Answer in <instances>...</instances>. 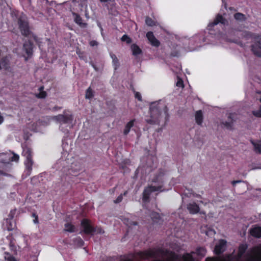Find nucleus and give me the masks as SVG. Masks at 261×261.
<instances>
[{"instance_id": "f257e3e1", "label": "nucleus", "mask_w": 261, "mask_h": 261, "mask_svg": "<svg viewBox=\"0 0 261 261\" xmlns=\"http://www.w3.org/2000/svg\"><path fill=\"white\" fill-rule=\"evenodd\" d=\"M228 40L243 45L245 43L244 41L248 39H251L254 43L252 46V50L254 55L257 56H261V35L253 34L250 32H245L240 33L232 30L228 33Z\"/></svg>"}, {"instance_id": "f03ea898", "label": "nucleus", "mask_w": 261, "mask_h": 261, "mask_svg": "<svg viewBox=\"0 0 261 261\" xmlns=\"http://www.w3.org/2000/svg\"><path fill=\"white\" fill-rule=\"evenodd\" d=\"M247 247L246 244L241 245L237 256L231 255L224 259L208 258L206 261H261V245L252 248L242 258Z\"/></svg>"}, {"instance_id": "7ed1b4c3", "label": "nucleus", "mask_w": 261, "mask_h": 261, "mask_svg": "<svg viewBox=\"0 0 261 261\" xmlns=\"http://www.w3.org/2000/svg\"><path fill=\"white\" fill-rule=\"evenodd\" d=\"M163 107V105L161 106L159 101L151 103L149 108V116L146 119V122L150 124L159 123L162 119L161 110Z\"/></svg>"}, {"instance_id": "20e7f679", "label": "nucleus", "mask_w": 261, "mask_h": 261, "mask_svg": "<svg viewBox=\"0 0 261 261\" xmlns=\"http://www.w3.org/2000/svg\"><path fill=\"white\" fill-rule=\"evenodd\" d=\"M18 160L19 156L12 152L0 153V161L4 163H9L12 161H18Z\"/></svg>"}, {"instance_id": "39448f33", "label": "nucleus", "mask_w": 261, "mask_h": 261, "mask_svg": "<svg viewBox=\"0 0 261 261\" xmlns=\"http://www.w3.org/2000/svg\"><path fill=\"white\" fill-rule=\"evenodd\" d=\"M162 188V185H160L159 186H151L146 189H145L143 192V200L147 201L149 197L150 194L152 192H161L162 190H161Z\"/></svg>"}, {"instance_id": "423d86ee", "label": "nucleus", "mask_w": 261, "mask_h": 261, "mask_svg": "<svg viewBox=\"0 0 261 261\" xmlns=\"http://www.w3.org/2000/svg\"><path fill=\"white\" fill-rule=\"evenodd\" d=\"M18 23L21 34L26 36H29L30 34V31L27 21H25L24 18H20Z\"/></svg>"}, {"instance_id": "0eeeda50", "label": "nucleus", "mask_w": 261, "mask_h": 261, "mask_svg": "<svg viewBox=\"0 0 261 261\" xmlns=\"http://www.w3.org/2000/svg\"><path fill=\"white\" fill-rule=\"evenodd\" d=\"M23 154L27 158L25 161L26 168L29 171H30L32 170V166L33 165V162L31 158V150L29 148H26L23 150Z\"/></svg>"}, {"instance_id": "6e6552de", "label": "nucleus", "mask_w": 261, "mask_h": 261, "mask_svg": "<svg viewBox=\"0 0 261 261\" xmlns=\"http://www.w3.org/2000/svg\"><path fill=\"white\" fill-rule=\"evenodd\" d=\"M22 56L27 60L32 54V44L30 42H25L23 44Z\"/></svg>"}, {"instance_id": "1a4fd4ad", "label": "nucleus", "mask_w": 261, "mask_h": 261, "mask_svg": "<svg viewBox=\"0 0 261 261\" xmlns=\"http://www.w3.org/2000/svg\"><path fill=\"white\" fill-rule=\"evenodd\" d=\"M226 241L224 240H221L216 245L214 251L216 254H219L224 252L226 249Z\"/></svg>"}, {"instance_id": "9d476101", "label": "nucleus", "mask_w": 261, "mask_h": 261, "mask_svg": "<svg viewBox=\"0 0 261 261\" xmlns=\"http://www.w3.org/2000/svg\"><path fill=\"white\" fill-rule=\"evenodd\" d=\"M146 37L150 43L154 46L158 47L160 45V42L156 39L151 32H149L146 34Z\"/></svg>"}, {"instance_id": "9b49d317", "label": "nucleus", "mask_w": 261, "mask_h": 261, "mask_svg": "<svg viewBox=\"0 0 261 261\" xmlns=\"http://www.w3.org/2000/svg\"><path fill=\"white\" fill-rule=\"evenodd\" d=\"M54 118L60 123H66L71 120V116L69 115H59L55 116Z\"/></svg>"}, {"instance_id": "f8f14e48", "label": "nucleus", "mask_w": 261, "mask_h": 261, "mask_svg": "<svg viewBox=\"0 0 261 261\" xmlns=\"http://www.w3.org/2000/svg\"><path fill=\"white\" fill-rule=\"evenodd\" d=\"M187 209L190 213L195 214L199 212V206L194 202L190 203L187 205Z\"/></svg>"}, {"instance_id": "ddd939ff", "label": "nucleus", "mask_w": 261, "mask_h": 261, "mask_svg": "<svg viewBox=\"0 0 261 261\" xmlns=\"http://www.w3.org/2000/svg\"><path fill=\"white\" fill-rule=\"evenodd\" d=\"M203 120V113L201 111H197L195 113V120L196 123L199 125H201Z\"/></svg>"}, {"instance_id": "4468645a", "label": "nucleus", "mask_w": 261, "mask_h": 261, "mask_svg": "<svg viewBox=\"0 0 261 261\" xmlns=\"http://www.w3.org/2000/svg\"><path fill=\"white\" fill-rule=\"evenodd\" d=\"M104 231H101V230L99 229H82V230L80 232L82 234H87V235H94L96 233H103Z\"/></svg>"}, {"instance_id": "2eb2a0df", "label": "nucleus", "mask_w": 261, "mask_h": 261, "mask_svg": "<svg viewBox=\"0 0 261 261\" xmlns=\"http://www.w3.org/2000/svg\"><path fill=\"white\" fill-rule=\"evenodd\" d=\"M219 22L224 24L225 23V20L221 15H219L216 17L214 21L212 23L210 24L208 27L210 28L211 27L218 24Z\"/></svg>"}, {"instance_id": "dca6fc26", "label": "nucleus", "mask_w": 261, "mask_h": 261, "mask_svg": "<svg viewBox=\"0 0 261 261\" xmlns=\"http://www.w3.org/2000/svg\"><path fill=\"white\" fill-rule=\"evenodd\" d=\"M251 143L254 147V149L256 152L261 153V141H251Z\"/></svg>"}, {"instance_id": "f3484780", "label": "nucleus", "mask_w": 261, "mask_h": 261, "mask_svg": "<svg viewBox=\"0 0 261 261\" xmlns=\"http://www.w3.org/2000/svg\"><path fill=\"white\" fill-rule=\"evenodd\" d=\"M81 226L83 228H93L94 227L92 222L87 219H84L81 221Z\"/></svg>"}, {"instance_id": "a211bd4d", "label": "nucleus", "mask_w": 261, "mask_h": 261, "mask_svg": "<svg viewBox=\"0 0 261 261\" xmlns=\"http://www.w3.org/2000/svg\"><path fill=\"white\" fill-rule=\"evenodd\" d=\"M134 120H132L130 121H129L126 125L125 126V128L123 130V134L124 135H127L129 132H130V130L131 128L134 126Z\"/></svg>"}, {"instance_id": "6ab92c4d", "label": "nucleus", "mask_w": 261, "mask_h": 261, "mask_svg": "<svg viewBox=\"0 0 261 261\" xmlns=\"http://www.w3.org/2000/svg\"><path fill=\"white\" fill-rule=\"evenodd\" d=\"M131 50L132 51L133 55L134 56L139 55L142 53L141 49L136 44H133L131 45Z\"/></svg>"}, {"instance_id": "aec40b11", "label": "nucleus", "mask_w": 261, "mask_h": 261, "mask_svg": "<svg viewBox=\"0 0 261 261\" xmlns=\"http://www.w3.org/2000/svg\"><path fill=\"white\" fill-rule=\"evenodd\" d=\"M124 223H125L128 227H136L138 225V223L136 222L130 220L128 219H125L124 220Z\"/></svg>"}, {"instance_id": "412c9836", "label": "nucleus", "mask_w": 261, "mask_h": 261, "mask_svg": "<svg viewBox=\"0 0 261 261\" xmlns=\"http://www.w3.org/2000/svg\"><path fill=\"white\" fill-rule=\"evenodd\" d=\"M1 64L2 68H4L6 70H8L9 69V61L8 59L6 58L3 60Z\"/></svg>"}, {"instance_id": "4be33fe9", "label": "nucleus", "mask_w": 261, "mask_h": 261, "mask_svg": "<svg viewBox=\"0 0 261 261\" xmlns=\"http://www.w3.org/2000/svg\"><path fill=\"white\" fill-rule=\"evenodd\" d=\"M250 233L251 236L256 238L261 237V229H250Z\"/></svg>"}, {"instance_id": "5701e85b", "label": "nucleus", "mask_w": 261, "mask_h": 261, "mask_svg": "<svg viewBox=\"0 0 261 261\" xmlns=\"http://www.w3.org/2000/svg\"><path fill=\"white\" fill-rule=\"evenodd\" d=\"M153 220L156 223H161L162 221L161 220V218L159 214L153 213L151 216Z\"/></svg>"}, {"instance_id": "b1692460", "label": "nucleus", "mask_w": 261, "mask_h": 261, "mask_svg": "<svg viewBox=\"0 0 261 261\" xmlns=\"http://www.w3.org/2000/svg\"><path fill=\"white\" fill-rule=\"evenodd\" d=\"M74 15L75 16L74 20L76 23H77L82 27H84L85 25V24L82 22V18L80 16L75 14H74Z\"/></svg>"}, {"instance_id": "393cba45", "label": "nucleus", "mask_w": 261, "mask_h": 261, "mask_svg": "<svg viewBox=\"0 0 261 261\" xmlns=\"http://www.w3.org/2000/svg\"><path fill=\"white\" fill-rule=\"evenodd\" d=\"M111 58L113 60V63L115 66V68L116 69L119 65L118 60L117 58L116 57V56L114 54L111 55Z\"/></svg>"}, {"instance_id": "a878e982", "label": "nucleus", "mask_w": 261, "mask_h": 261, "mask_svg": "<svg viewBox=\"0 0 261 261\" xmlns=\"http://www.w3.org/2000/svg\"><path fill=\"white\" fill-rule=\"evenodd\" d=\"M234 18L238 20H243L245 19V16L241 13H237L234 15Z\"/></svg>"}, {"instance_id": "bb28decb", "label": "nucleus", "mask_w": 261, "mask_h": 261, "mask_svg": "<svg viewBox=\"0 0 261 261\" xmlns=\"http://www.w3.org/2000/svg\"><path fill=\"white\" fill-rule=\"evenodd\" d=\"M145 21H146V24L149 26H153V25H155L156 24L155 22L153 20H152L151 18H150L149 17H147L146 18Z\"/></svg>"}, {"instance_id": "cd10ccee", "label": "nucleus", "mask_w": 261, "mask_h": 261, "mask_svg": "<svg viewBox=\"0 0 261 261\" xmlns=\"http://www.w3.org/2000/svg\"><path fill=\"white\" fill-rule=\"evenodd\" d=\"M86 98L87 99H90L93 96V93L92 91L89 88L87 89L86 93Z\"/></svg>"}, {"instance_id": "c85d7f7f", "label": "nucleus", "mask_w": 261, "mask_h": 261, "mask_svg": "<svg viewBox=\"0 0 261 261\" xmlns=\"http://www.w3.org/2000/svg\"><path fill=\"white\" fill-rule=\"evenodd\" d=\"M121 40L122 41L126 42L128 44L131 43V42H132L131 39L128 36H127L126 35H124L122 37Z\"/></svg>"}, {"instance_id": "c756f323", "label": "nucleus", "mask_w": 261, "mask_h": 261, "mask_svg": "<svg viewBox=\"0 0 261 261\" xmlns=\"http://www.w3.org/2000/svg\"><path fill=\"white\" fill-rule=\"evenodd\" d=\"M252 114L256 117H261V107L257 110L253 111Z\"/></svg>"}, {"instance_id": "7c9ffc66", "label": "nucleus", "mask_w": 261, "mask_h": 261, "mask_svg": "<svg viewBox=\"0 0 261 261\" xmlns=\"http://www.w3.org/2000/svg\"><path fill=\"white\" fill-rule=\"evenodd\" d=\"M5 258L7 261H17L16 259L13 256L10 255L9 254H6Z\"/></svg>"}, {"instance_id": "2f4dec72", "label": "nucleus", "mask_w": 261, "mask_h": 261, "mask_svg": "<svg viewBox=\"0 0 261 261\" xmlns=\"http://www.w3.org/2000/svg\"><path fill=\"white\" fill-rule=\"evenodd\" d=\"M46 96V92L44 91H40L39 94L37 95V97L39 98H44Z\"/></svg>"}, {"instance_id": "473e14b6", "label": "nucleus", "mask_w": 261, "mask_h": 261, "mask_svg": "<svg viewBox=\"0 0 261 261\" xmlns=\"http://www.w3.org/2000/svg\"><path fill=\"white\" fill-rule=\"evenodd\" d=\"M136 98L138 99L139 101H142V96L141 94L138 92H136L135 93Z\"/></svg>"}, {"instance_id": "72a5a7b5", "label": "nucleus", "mask_w": 261, "mask_h": 261, "mask_svg": "<svg viewBox=\"0 0 261 261\" xmlns=\"http://www.w3.org/2000/svg\"><path fill=\"white\" fill-rule=\"evenodd\" d=\"M163 180V179L162 176L160 175L157 177L156 179L154 180V182H159L160 183H162Z\"/></svg>"}, {"instance_id": "f704fd0d", "label": "nucleus", "mask_w": 261, "mask_h": 261, "mask_svg": "<svg viewBox=\"0 0 261 261\" xmlns=\"http://www.w3.org/2000/svg\"><path fill=\"white\" fill-rule=\"evenodd\" d=\"M176 86L179 87H183V82L181 80L179 79L176 82Z\"/></svg>"}, {"instance_id": "c9c22d12", "label": "nucleus", "mask_w": 261, "mask_h": 261, "mask_svg": "<svg viewBox=\"0 0 261 261\" xmlns=\"http://www.w3.org/2000/svg\"><path fill=\"white\" fill-rule=\"evenodd\" d=\"M123 198L122 194L120 195L117 198V199L115 201V203H119L121 202Z\"/></svg>"}, {"instance_id": "e433bc0d", "label": "nucleus", "mask_w": 261, "mask_h": 261, "mask_svg": "<svg viewBox=\"0 0 261 261\" xmlns=\"http://www.w3.org/2000/svg\"><path fill=\"white\" fill-rule=\"evenodd\" d=\"M32 217H33L34 219L33 220V221L34 223H38V217L37 215H36L35 214H33L32 215Z\"/></svg>"}, {"instance_id": "4c0bfd02", "label": "nucleus", "mask_w": 261, "mask_h": 261, "mask_svg": "<svg viewBox=\"0 0 261 261\" xmlns=\"http://www.w3.org/2000/svg\"><path fill=\"white\" fill-rule=\"evenodd\" d=\"M4 120V116L0 113V125L3 123Z\"/></svg>"}, {"instance_id": "58836bf2", "label": "nucleus", "mask_w": 261, "mask_h": 261, "mask_svg": "<svg viewBox=\"0 0 261 261\" xmlns=\"http://www.w3.org/2000/svg\"><path fill=\"white\" fill-rule=\"evenodd\" d=\"M65 227H70L69 228H72L74 227V226L71 223H67L65 224Z\"/></svg>"}, {"instance_id": "ea45409f", "label": "nucleus", "mask_w": 261, "mask_h": 261, "mask_svg": "<svg viewBox=\"0 0 261 261\" xmlns=\"http://www.w3.org/2000/svg\"><path fill=\"white\" fill-rule=\"evenodd\" d=\"M90 44L91 46H95L97 45V42L95 41H92L90 42Z\"/></svg>"}, {"instance_id": "a19ab883", "label": "nucleus", "mask_w": 261, "mask_h": 261, "mask_svg": "<svg viewBox=\"0 0 261 261\" xmlns=\"http://www.w3.org/2000/svg\"><path fill=\"white\" fill-rule=\"evenodd\" d=\"M211 232H213V229H208V231H205L204 232V233H205L206 235H208V234Z\"/></svg>"}, {"instance_id": "79ce46f5", "label": "nucleus", "mask_w": 261, "mask_h": 261, "mask_svg": "<svg viewBox=\"0 0 261 261\" xmlns=\"http://www.w3.org/2000/svg\"><path fill=\"white\" fill-rule=\"evenodd\" d=\"M224 125L228 128L231 127V124L230 123H226Z\"/></svg>"}, {"instance_id": "37998d69", "label": "nucleus", "mask_w": 261, "mask_h": 261, "mask_svg": "<svg viewBox=\"0 0 261 261\" xmlns=\"http://www.w3.org/2000/svg\"><path fill=\"white\" fill-rule=\"evenodd\" d=\"M240 181H240V180L233 181L232 183V184L234 185H235L236 184H237V183L240 182Z\"/></svg>"}, {"instance_id": "c03bdc74", "label": "nucleus", "mask_w": 261, "mask_h": 261, "mask_svg": "<svg viewBox=\"0 0 261 261\" xmlns=\"http://www.w3.org/2000/svg\"><path fill=\"white\" fill-rule=\"evenodd\" d=\"M66 230H68V231H70V232H73V231H73V230H74V229H66Z\"/></svg>"}, {"instance_id": "a18cd8bd", "label": "nucleus", "mask_w": 261, "mask_h": 261, "mask_svg": "<svg viewBox=\"0 0 261 261\" xmlns=\"http://www.w3.org/2000/svg\"><path fill=\"white\" fill-rule=\"evenodd\" d=\"M207 216H208V217H213V216H212V214H208V215H207Z\"/></svg>"}, {"instance_id": "49530a36", "label": "nucleus", "mask_w": 261, "mask_h": 261, "mask_svg": "<svg viewBox=\"0 0 261 261\" xmlns=\"http://www.w3.org/2000/svg\"><path fill=\"white\" fill-rule=\"evenodd\" d=\"M101 2H107L108 0H100Z\"/></svg>"}, {"instance_id": "de8ad7c7", "label": "nucleus", "mask_w": 261, "mask_h": 261, "mask_svg": "<svg viewBox=\"0 0 261 261\" xmlns=\"http://www.w3.org/2000/svg\"><path fill=\"white\" fill-rule=\"evenodd\" d=\"M200 213H201V214H203V215H205V212H200Z\"/></svg>"}, {"instance_id": "09e8293b", "label": "nucleus", "mask_w": 261, "mask_h": 261, "mask_svg": "<svg viewBox=\"0 0 261 261\" xmlns=\"http://www.w3.org/2000/svg\"><path fill=\"white\" fill-rule=\"evenodd\" d=\"M258 168H254L253 169H258Z\"/></svg>"}, {"instance_id": "8fccbe9b", "label": "nucleus", "mask_w": 261, "mask_h": 261, "mask_svg": "<svg viewBox=\"0 0 261 261\" xmlns=\"http://www.w3.org/2000/svg\"><path fill=\"white\" fill-rule=\"evenodd\" d=\"M259 101H260V102H261V97H260V99H259Z\"/></svg>"}, {"instance_id": "3c124183", "label": "nucleus", "mask_w": 261, "mask_h": 261, "mask_svg": "<svg viewBox=\"0 0 261 261\" xmlns=\"http://www.w3.org/2000/svg\"><path fill=\"white\" fill-rule=\"evenodd\" d=\"M257 228L260 229V228H260V227H258Z\"/></svg>"}]
</instances>
